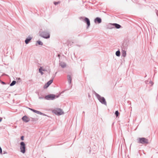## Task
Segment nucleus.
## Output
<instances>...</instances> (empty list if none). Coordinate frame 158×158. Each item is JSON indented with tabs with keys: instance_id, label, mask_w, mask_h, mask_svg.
Masks as SVG:
<instances>
[{
	"instance_id": "f257e3e1",
	"label": "nucleus",
	"mask_w": 158,
	"mask_h": 158,
	"mask_svg": "<svg viewBox=\"0 0 158 158\" xmlns=\"http://www.w3.org/2000/svg\"><path fill=\"white\" fill-rule=\"evenodd\" d=\"M94 94L102 104H104L106 106L107 105L106 102L104 97L101 96L100 95L95 92H94Z\"/></svg>"
},
{
	"instance_id": "f03ea898",
	"label": "nucleus",
	"mask_w": 158,
	"mask_h": 158,
	"mask_svg": "<svg viewBox=\"0 0 158 158\" xmlns=\"http://www.w3.org/2000/svg\"><path fill=\"white\" fill-rule=\"evenodd\" d=\"M53 112L56 114L60 115L64 114L62 110L60 108H56L53 110Z\"/></svg>"
},
{
	"instance_id": "7ed1b4c3",
	"label": "nucleus",
	"mask_w": 158,
	"mask_h": 158,
	"mask_svg": "<svg viewBox=\"0 0 158 158\" xmlns=\"http://www.w3.org/2000/svg\"><path fill=\"white\" fill-rule=\"evenodd\" d=\"M25 144L23 142H22L20 143V152L23 153H24L25 152Z\"/></svg>"
},
{
	"instance_id": "20e7f679",
	"label": "nucleus",
	"mask_w": 158,
	"mask_h": 158,
	"mask_svg": "<svg viewBox=\"0 0 158 158\" xmlns=\"http://www.w3.org/2000/svg\"><path fill=\"white\" fill-rule=\"evenodd\" d=\"M138 142L142 144H147L148 143V139L145 138H139Z\"/></svg>"
},
{
	"instance_id": "39448f33",
	"label": "nucleus",
	"mask_w": 158,
	"mask_h": 158,
	"mask_svg": "<svg viewBox=\"0 0 158 158\" xmlns=\"http://www.w3.org/2000/svg\"><path fill=\"white\" fill-rule=\"evenodd\" d=\"M56 96V95L54 94H50L46 96L45 98L46 100H53L55 98Z\"/></svg>"
},
{
	"instance_id": "423d86ee",
	"label": "nucleus",
	"mask_w": 158,
	"mask_h": 158,
	"mask_svg": "<svg viewBox=\"0 0 158 158\" xmlns=\"http://www.w3.org/2000/svg\"><path fill=\"white\" fill-rule=\"evenodd\" d=\"M41 36L47 39L50 37L49 34L46 32H44L41 34Z\"/></svg>"
},
{
	"instance_id": "0eeeda50",
	"label": "nucleus",
	"mask_w": 158,
	"mask_h": 158,
	"mask_svg": "<svg viewBox=\"0 0 158 158\" xmlns=\"http://www.w3.org/2000/svg\"><path fill=\"white\" fill-rule=\"evenodd\" d=\"M28 109L30 110H31V111H33V112H34V113H37V114H40V115H44V116H46V114H44L42 112H41L40 111H38V110H35L33 109H32V108H28Z\"/></svg>"
},
{
	"instance_id": "6e6552de",
	"label": "nucleus",
	"mask_w": 158,
	"mask_h": 158,
	"mask_svg": "<svg viewBox=\"0 0 158 158\" xmlns=\"http://www.w3.org/2000/svg\"><path fill=\"white\" fill-rule=\"evenodd\" d=\"M53 80L51 79L48 81L44 86V89L48 88L52 82Z\"/></svg>"
},
{
	"instance_id": "1a4fd4ad",
	"label": "nucleus",
	"mask_w": 158,
	"mask_h": 158,
	"mask_svg": "<svg viewBox=\"0 0 158 158\" xmlns=\"http://www.w3.org/2000/svg\"><path fill=\"white\" fill-rule=\"evenodd\" d=\"M22 119L26 123L28 122L30 120V118L26 116H23L22 118Z\"/></svg>"
},
{
	"instance_id": "9d476101",
	"label": "nucleus",
	"mask_w": 158,
	"mask_h": 158,
	"mask_svg": "<svg viewBox=\"0 0 158 158\" xmlns=\"http://www.w3.org/2000/svg\"><path fill=\"white\" fill-rule=\"evenodd\" d=\"M84 21L85 22L87 23V28L90 25V22L89 20L87 18H85L84 19Z\"/></svg>"
},
{
	"instance_id": "9b49d317",
	"label": "nucleus",
	"mask_w": 158,
	"mask_h": 158,
	"mask_svg": "<svg viewBox=\"0 0 158 158\" xmlns=\"http://www.w3.org/2000/svg\"><path fill=\"white\" fill-rule=\"evenodd\" d=\"M94 22L96 23H99L102 22V19L100 18L97 17L95 19Z\"/></svg>"
},
{
	"instance_id": "f8f14e48",
	"label": "nucleus",
	"mask_w": 158,
	"mask_h": 158,
	"mask_svg": "<svg viewBox=\"0 0 158 158\" xmlns=\"http://www.w3.org/2000/svg\"><path fill=\"white\" fill-rule=\"evenodd\" d=\"M67 79L69 84L70 85L71 83L72 80V77L69 74L67 75Z\"/></svg>"
},
{
	"instance_id": "ddd939ff",
	"label": "nucleus",
	"mask_w": 158,
	"mask_h": 158,
	"mask_svg": "<svg viewBox=\"0 0 158 158\" xmlns=\"http://www.w3.org/2000/svg\"><path fill=\"white\" fill-rule=\"evenodd\" d=\"M32 38L31 37H28V38L26 39L25 40V42L26 44H27L31 40Z\"/></svg>"
},
{
	"instance_id": "4468645a",
	"label": "nucleus",
	"mask_w": 158,
	"mask_h": 158,
	"mask_svg": "<svg viewBox=\"0 0 158 158\" xmlns=\"http://www.w3.org/2000/svg\"><path fill=\"white\" fill-rule=\"evenodd\" d=\"M112 25L114 26L115 27L117 28H119L121 27L120 25L117 23H114Z\"/></svg>"
},
{
	"instance_id": "2eb2a0df",
	"label": "nucleus",
	"mask_w": 158,
	"mask_h": 158,
	"mask_svg": "<svg viewBox=\"0 0 158 158\" xmlns=\"http://www.w3.org/2000/svg\"><path fill=\"white\" fill-rule=\"evenodd\" d=\"M60 65L61 66L62 68H64L66 66V64L64 63H61L60 64Z\"/></svg>"
},
{
	"instance_id": "dca6fc26",
	"label": "nucleus",
	"mask_w": 158,
	"mask_h": 158,
	"mask_svg": "<svg viewBox=\"0 0 158 158\" xmlns=\"http://www.w3.org/2000/svg\"><path fill=\"white\" fill-rule=\"evenodd\" d=\"M16 83V81H13L10 84V86H12L14 85Z\"/></svg>"
},
{
	"instance_id": "f3484780",
	"label": "nucleus",
	"mask_w": 158,
	"mask_h": 158,
	"mask_svg": "<svg viewBox=\"0 0 158 158\" xmlns=\"http://www.w3.org/2000/svg\"><path fill=\"white\" fill-rule=\"evenodd\" d=\"M120 52L119 51H117L116 52V55L117 56H119L120 55Z\"/></svg>"
},
{
	"instance_id": "a211bd4d",
	"label": "nucleus",
	"mask_w": 158,
	"mask_h": 158,
	"mask_svg": "<svg viewBox=\"0 0 158 158\" xmlns=\"http://www.w3.org/2000/svg\"><path fill=\"white\" fill-rule=\"evenodd\" d=\"M39 70V72L40 73L41 75H42L44 73L43 72V71H44L45 70H46H46Z\"/></svg>"
},
{
	"instance_id": "6ab92c4d",
	"label": "nucleus",
	"mask_w": 158,
	"mask_h": 158,
	"mask_svg": "<svg viewBox=\"0 0 158 158\" xmlns=\"http://www.w3.org/2000/svg\"><path fill=\"white\" fill-rule=\"evenodd\" d=\"M126 53L125 51H123L122 52V55L124 57H125L126 56Z\"/></svg>"
},
{
	"instance_id": "aec40b11",
	"label": "nucleus",
	"mask_w": 158,
	"mask_h": 158,
	"mask_svg": "<svg viewBox=\"0 0 158 158\" xmlns=\"http://www.w3.org/2000/svg\"><path fill=\"white\" fill-rule=\"evenodd\" d=\"M115 114L116 116V117L118 116L119 114V112L118 110H116L115 111Z\"/></svg>"
},
{
	"instance_id": "412c9836",
	"label": "nucleus",
	"mask_w": 158,
	"mask_h": 158,
	"mask_svg": "<svg viewBox=\"0 0 158 158\" xmlns=\"http://www.w3.org/2000/svg\"><path fill=\"white\" fill-rule=\"evenodd\" d=\"M37 43H38V44L39 45H42L43 44V43L41 41H37Z\"/></svg>"
},
{
	"instance_id": "4be33fe9",
	"label": "nucleus",
	"mask_w": 158,
	"mask_h": 158,
	"mask_svg": "<svg viewBox=\"0 0 158 158\" xmlns=\"http://www.w3.org/2000/svg\"><path fill=\"white\" fill-rule=\"evenodd\" d=\"M60 2L59 1V2H54V4L55 5H56L58 4H59L60 3Z\"/></svg>"
},
{
	"instance_id": "5701e85b",
	"label": "nucleus",
	"mask_w": 158,
	"mask_h": 158,
	"mask_svg": "<svg viewBox=\"0 0 158 158\" xmlns=\"http://www.w3.org/2000/svg\"><path fill=\"white\" fill-rule=\"evenodd\" d=\"M0 154H2V150L0 146Z\"/></svg>"
},
{
	"instance_id": "b1692460",
	"label": "nucleus",
	"mask_w": 158,
	"mask_h": 158,
	"mask_svg": "<svg viewBox=\"0 0 158 158\" xmlns=\"http://www.w3.org/2000/svg\"><path fill=\"white\" fill-rule=\"evenodd\" d=\"M23 138H24V136H22L21 137V139L22 140H24Z\"/></svg>"
},
{
	"instance_id": "393cba45",
	"label": "nucleus",
	"mask_w": 158,
	"mask_h": 158,
	"mask_svg": "<svg viewBox=\"0 0 158 158\" xmlns=\"http://www.w3.org/2000/svg\"><path fill=\"white\" fill-rule=\"evenodd\" d=\"M39 98L40 99H42L43 98V97H39Z\"/></svg>"
},
{
	"instance_id": "a878e982",
	"label": "nucleus",
	"mask_w": 158,
	"mask_h": 158,
	"mask_svg": "<svg viewBox=\"0 0 158 158\" xmlns=\"http://www.w3.org/2000/svg\"><path fill=\"white\" fill-rule=\"evenodd\" d=\"M150 84H151L152 85H153V82H152V81H150Z\"/></svg>"
},
{
	"instance_id": "bb28decb",
	"label": "nucleus",
	"mask_w": 158,
	"mask_h": 158,
	"mask_svg": "<svg viewBox=\"0 0 158 158\" xmlns=\"http://www.w3.org/2000/svg\"><path fill=\"white\" fill-rule=\"evenodd\" d=\"M6 153H7V152H6L4 151H3V154H6Z\"/></svg>"
},
{
	"instance_id": "cd10ccee",
	"label": "nucleus",
	"mask_w": 158,
	"mask_h": 158,
	"mask_svg": "<svg viewBox=\"0 0 158 158\" xmlns=\"http://www.w3.org/2000/svg\"><path fill=\"white\" fill-rule=\"evenodd\" d=\"M2 120V118L1 117H0V122Z\"/></svg>"
},
{
	"instance_id": "c85d7f7f",
	"label": "nucleus",
	"mask_w": 158,
	"mask_h": 158,
	"mask_svg": "<svg viewBox=\"0 0 158 158\" xmlns=\"http://www.w3.org/2000/svg\"><path fill=\"white\" fill-rule=\"evenodd\" d=\"M58 57L59 58L60 56V54H58Z\"/></svg>"
},
{
	"instance_id": "c756f323",
	"label": "nucleus",
	"mask_w": 158,
	"mask_h": 158,
	"mask_svg": "<svg viewBox=\"0 0 158 158\" xmlns=\"http://www.w3.org/2000/svg\"><path fill=\"white\" fill-rule=\"evenodd\" d=\"M2 84H5V83L4 82H3V81H2Z\"/></svg>"
},
{
	"instance_id": "7c9ffc66",
	"label": "nucleus",
	"mask_w": 158,
	"mask_h": 158,
	"mask_svg": "<svg viewBox=\"0 0 158 158\" xmlns=\"http://www.w3.org/2000/svg\"><path fill=\"white\" fill-rule=\"evenodd\" d=\"M57 72H56L55 76L56 74L57 73Z\"/></svg>"
},
{
	"instance_id": "2f4dec72",
	"label": "nucleus",
	"mask_w": 158,
	"mask_h": 158,
	"mask_svg": "<svg viewBox=\"0 0 158 158\" xmlns=\"http://www.w3.org/2000/svg\"><path fill=\"white\" fill-rule=\"evenodd\" d=\"M58 96L56 97V98H58Z\"/></svg>"
},
{
	"instance_id": "473e14b6",
	"label": "nucleus",
	"mask_w": 158,
	"mask_h": 158,
	"mask_svg": "<svg viewBox=\"0 0 158 158\" xmlns=\"http://www.w3.org/2000/svg\"><path fill=\"white\" fill-rule=\"evenodd\" d=\"M157 16H158V14H157Z\"/></svg>"
}]
</instances>
